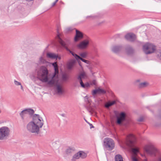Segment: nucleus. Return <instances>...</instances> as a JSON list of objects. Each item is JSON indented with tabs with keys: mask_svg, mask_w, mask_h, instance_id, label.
Here are the masks:
<instances>
[{
	"mask_svg": "<svg viewBox=\"0 0 161 161\" xmlns=\"http://www.w3.org/2000/svg\"><path fill=\"white\" fill-rule=\"evenodd\" d=\"M80 155H79V152L75 154L71 160L72 161H75L77 159L80 158Z\"/></svg>",
	"mask_w": 161,
	"mask_h": 161,
	"instance_id": "obj_25",
	"label": "nucleus"
},
{
	"mask_svg": "<svg viewBox=\"0 0 161 161\" xmlns=\"http://www.w3.org/2000/svg\"><path fill=\"white\" fill-rule=\"evenodd\" d=\"M20 86H21L20 87H21V89L23 90V86L21 85Z\"/></svg>",
	"mask_w": 161,
	"mask_h": 161,
	"instance_id": "obj_46",
	"label": "nucleus"
},
{
	"mask_svg": "<svg viewBox=\"0 0 161 161\" xmlns=\"http://www.w3.org/2000/svg\"><path fill=\"white\" fill-rule=\"evenodd\" d=\"M126 39L130 42L134 41L136 39V36L133 33H128L125 36Z\"/></svg>",
	"mask_w": 161,
	"mask_h": 161,
	"instance_id": "obj_15",
	"label": "nucleus"
},
{
	"mask_svg": "<svg viewBox=\"0 0 161 161\" xmlns=\"http://www.w3.org/2000/svg\"><path fill=\"white\" fill-rule=\"evenodd\" d=\"M160 58L161 59V52L160 55Z\"/></svg>",
	"mask_w": 161,
	"mask_h": 161,
	"instance_id": "obj_50",
	"label": "nucleus"
},
{
	"mask_svg": "<svg viewBox=\"0 0 161 161\" xmlns=\"http://www.w3.org/2000/svg\"><path fill=\"white\" fill-rule=\"evenodd\" d=\"M95 17V16L93 15L88 16L86 17V19H93Z\"/></svg>",
	"mask_w": 161,
	"mask_h": 161,
	"instance_id": "obj_36",
	"label": "nucleus"
},
{
	"mask_svg": "<svg viewBox=\"0 0 161 161\" xmlns=\"http://www.w3.org/2000/svg\"><path fill=\"white\" fill-rule=\"evenodd\" d=\"M90 128H93L94 126H93V125L92 124H90Z\"/></svg>",
	"mask_w": 161,
	"mask_h": 161,
	"instance_id": "obj_44",
	"label": "nucleus"
},
{
	"mask_svg": "<svg viewBox=\"0 0 161 161\" xmlns=\"http://www.w3.org/2000/svg\"><path fill=\"white\" fill-rule=\"evenodd\" d=\"M89 112H91V110H89Z\"/></svg>",
	"mask_w": 161,
	"mask_h": 161,
	"instance_id": "obj_52",
	"label": "nucleus"
},
{
	"mask_svg": "<svg viewBox=\"0 0 161 161\" xmlns=\"http://www.w3.org/2000/svg\"><path fill=\"white\" fill-rule=\"evenodd\" d=\"M40 61L41 62H43V59L42 57H41L40 58Z\"/></svg>",
	"mask_w": 161,
	"mask_h": 161,
	"instance_id": "obj_40",
	"label": "nucleus"
},
{
	"mask_svg": "<svg viewBox=\"0 0 161 161\" xmlns=\"http://www.w3.org/2000/svg\"><path fill=\"white\" fill-rule=\"evenodd\" d=\"M75 151V149L73 147H69L66 151V153L67 155H71Z\"/></svg>",
	"mask_w": 161,
	"mask_h": 161,
	"instance_id": "obj_23",
	"label": "nucleus"
},
{
	"mask_svg": "<svg viewBox=\"0 0 161 161\" xmlns=\"http://www.w3.org/2000/svg\"><path fill=\"white\" fill-rule=\"evenodd\" d=\"M106 93V91L102 89L98 88L97 89L93 90L92 94L94 96L97 94H105Z\"/></svg>",
	"mask_w": 161,
	"mask_h": 161,
	"instance_id": "obj_16",
	"label": "nucleus"
},
{
	"mask_svg": "<svg viewBox=\"0 0 161 161\" xmlns=\"http://www.w3.org/2000/svg\"><path fill=\"white\" fill-rule=\"evenodd\" d=\"M89 43V41L88 39H85L77 45V47L80 49H84L86 48L88 46Z\"/></svg>",
	"mask_w": 161,
	"mask_h": 161,
	"instance_id": "obj_12",
	"label": "nucleus"
},
{
	"mask_svg": "<svg viewBox=\"0 0 161 161\" xmlns=\"http://www.w3.org/2000/svg\"><path fill=\"white\" fill-rule=\"evenodd\" d=\"M26 1H28V2H30L31 1H33V0H26Z\"/></svg>",
	"mask_w": 161,
	"mask_h": 161,
	"instance_id": "obj_48",
	"label": "nucleus"
},
{
	"mask_svg": "<svg viewBox=\"0 0 161 161\" xmlns=\"http://www.w3.org/2000/svg\"><path fill=\"white\" fill-rule=\"evenodd\" d=\"M34 113L33 109L28 108L22 110L20 113L21 118L23 122H26L29 120L30 116L32 115Z\"/></svg>",
	"mask_w": 161,
	"mask_h": 161,
	"instance_id": "obj_5",
	"label": "nucleus"
},
{
	"mask_svg": "<svg viewBox=\"0 0 161 161\" xmlns=\"http://www.w3.org/2000/svg\"><path fill=\"white\" fill-rule=\"evenodd\" d=\"M52 65L54 68V73L53 75L51 80L48 81V84L50 85H53L55 83V81L54 79V78L56 77V75L58 73V65L57 62H54L52 64Z\"/></svg>",
	"mask_w": 161,
	"mask_h": 161,
	"instance_id": "obj_10",
	"label": "nucleus"
},
{
	"mask_svg": "<svg viewBox=\"0 0 161 161\" xmlns=\"http://www.w3.org/2000/svg\"><path fill=\"white\" fill-rule=\"evenodd\" d=\"M44 124V121L42 118L39 114H34L32 120L29 122L26 125V129L28 131L31 133L38 134L40 129L42 128Z\"/></svg>",
	"mask_w": 161,
	"mask_h": 161,
	"instance_id": "obj_1",
	"label": "nucleus"
},
{
	"mask_svg": "<svg viewBox=\"0 0 161 161\" xmlns=\"http://www.w3.org/2000/svg\"><path fill=\"white\" fill-rule=\"evenodd\" d=\"M57 3L55 1L52 4V6H54L55 4H56V3Z\"/></svg>",
	"mask_w": 161,
	"mask_h": 161,
	"instance_id": "obj_42",
	"label": "nucleus"
},
{
	"mask_svg": "<svg viewBox=\"0 0 161 161\" xmlns=\"http://www.w3.org/2000/svg\"><path fill=\"white\" fill-rule=\"evenodd\" d=\"M48 71L46 67L42 66L37 71V75L39 79L43 82H47L48 80Z\"/></svg>",
	"mask_w": 161,
	"mask_h": 161,
	"instance_id": "obj_4",
	"label": "nucleus"
},
{
	"mask_svg": "<svg viewBox=\"0 0 161 161\" xmlns=\"http://www.w3.org/2000/svg\"><path fill=\"white\" fill-rule=\"evenodd\" d=\"M80 55L82 58H86L87 55V53L86 52H83L80 53Z\"/></svg>",
	"mask_w": 161,
	"mask_h": 161,
	"instance_id": "obj_29",
	"label": "nucleus"
},
{
	"mask_svg": "<svg viewBox=\"0 0 161 161\" xmlns=\"http://www.w3.org/2000/svg\"><path fill=\"white\" fill-rule=\"evenodd\" d=\"M68 78V76L65 75H64L62 76V79L64 81L66 80Z\"/></svg>",
	"mask_w": 161,
	"mask_h": 161,
	"instance_id": "obj_33",
	"label": "nucleus"
},
{
	"mask_svg": "<svg viewBox=\"0 0 161 161\" xmlns=\"http://www.w3.org/2000/svg\"><path fill=\"white\" fill-rule=\"evenodd\" d=\"M143 120V118L142 117H140L139 119H138L137 120L139 122H142Z\"/></svg>",
	"mask_w": 161,
	"mask_h": 161,
	"instance_id": "obj_39",
	"label": "nucleus"
},
{
	"mask_svg": "<svg viewBox=\"0 0 161 161\" xmlns=\"http://www.w3.org/2000/svg\"><path fill=\"white\" fill-rule=\"evenodd\" d=\"M47 57L51 59H57L58 55L55 53H47Z\"/></svg>",
	"mask_w": 161,
	"mask_h": 161,
	"instance_id": "obj_21",
	"label": "nucleus"
},
{
	"mask_svg": "<svg viewBox=\"0 0 161 161\" xmlns=\"http://www.w3.org/2000/svg\"><path fill=\"white\" fill-rule=\"evenodd\" d=\"M80 82L81 86L84 88H85V84L83 82L82 80H78Z\"/></svg>",
	"mask_w": 161,
	"mask_h": 161,
	"instance_id": "obj_31",
	"label": "nucleus"
},
{
	"mask_svg": "<svg viewBox=\"0 0 161 161\" xmlns=\"http://www.w3.org/2000/svg\"><path fill=\"white\" fill-rule=\"evenodd\" d=\"M132 161H138V160L135 156H132Z\"/></svg>",
	"mask_w": 161,
	"mask_h": 161,
	"instance_id": "obj_35",
	"label": "nucleus"
},
{
	"mask_svg": "<svg viewBox=\"0 0 161 161\" xmlns=\"http://www.w3.org/2000/svg\"><path fill=\"white\" fill-rule=\"evenodd\" d=\"M75 86H76L75 85H74Z\"/></svg>",
	"mask_w": 161,
	"mask_h": 161,
	"instance_id": "obj_53",
	"label": "nucleus"
},
{
	"mask_svg": "<svg viewBox=\"0 0 161 161\" xmlns=\"http://www.w3.org/2000/svg\"><path fill=\"white\" fill-rule=\"evenodd\" d=\"M10 134V130L7 126H3L0 128V140H6Z\"/></svg>",
	"mask_w": 161,
	"mask_h": 161,
	"instance_id": "obj_6",
	"label": "nucleus"
},
{
	"mask_svg": "<svg viewBox=\"0 0 161 161\" xmlns=\"http://www.w3.org/2000/svg\"><path fill=\"white\" fill-rule=\"evenodd\" d=\"M59 27L58 26L57 28V33L58 34L57 36V38L58 39V40L59 43L61 45L65 48L66 50L69 52L70 53H71L72 55L75 58L76 60H77L78 61L79 64V65L81 66V65L80 64V62L79 61H78V60L80 59V60L81 58H82L80 57L77 54L74 53V52H72L71 51L68 47V45L64 41L60 38V34L59 33Z\"/></svg>",
	"mask_w": 161,
	"mask_h": 161,
	"instance_id": "obj_2",
	"label": "nucleus"
},
{
	"mask_svg": "<svg viewBox=\"0 0 161 161\" xmlns=\"http://www.w3.org/2000/svg\"><path fill=\"white\" fill-rule=\"evenodd\" d=\"M137 85L139 87L142 88L147 86L148 85V83L147 82H143L139 83H137Z\"/></svg>",
	"mask_w": 161,
	"mask_h": 161,
	"instance_id": "obj_22",
	"label": "nucleus"
},
{
	"mask_svg": "<svg viewBox=\"0 0 161 161\" xmlns=\"http://www.w3.org/2000/svg\"><path fill=\"white\" fill-rule=\"evenodd\" d=\"M56 90L57 94H62L64 92V91L63 89L62 86L60 84H56Z\"/></svg>",
	"mask_w": 161,
	"mask_h": 161,
	"instance_id": "obj_18",
	"label": "nucleus"
},
{
	"mask_svg": "<svg viewBox=\"0 0 161 161\" xmlns=\"http://www.w3.org/2000/svg\"><path fill=\"white\" fill-rule=\"evenodd\" d=\"M145 149L147 153L151 156H155L158 151L157 149L152 144L146 146Z\"/></svg>",
	"mask_w": 161,
	"mask_h": 161,
	"instance_id": "obj_8",
	"label": "nucleus"
},
{
	"mask_svg": "<svg viewBox=\"0 0 161 161\" xmlns=\"http://www.w3.org/2000/svg\"><path fill=\"white\" fill-rule=\"evenodd\" d=\"M90 85H96L97 84L96 81V80H93L92 81H90Z\"/></svg>",
	"mask_w": 161,
	"mask_h": 161,
	"instance_id": "obj_34",
	"label": "nucleus"
},
{
	"mask_svg": "<svg viewBox=\"0 0 161 161\" xmlns=\"http://www.w3.org/2000/svg\"><path fill=\"white\" fill-rule=\"evenodd\" d=\"M155 49V46L152 44L147 43L143 46V50L146 54H149L153 53Z\"/></svg>",
	"mask_w": 161,
	"mask_h": 161,
	"instance_id": "obj_9",
	"label": "nucleus"
},
{
	"mask_svg": "<svg viewBox=\"0 0 161 161\" xmlns=\"http://www.w3.org/2000/svg\"><path fill=\"white\" fill-rule=\"evenodd\" d=\"M83 37V33L79 31L76 30V34L74 37V41L77 42Z\"/></svg>",
	"mask_w": 161,
	"mask_h": 161,
	"instance_id": "obj_14",
	"label": "nucleus"
},
{
	"mask_svg": "<svg viewBox=\"0 0 161 161\" xmlns=\"http://www.w3.org/2000/svg\"><path fill=\"white\" fill-rule=\"evenodd\" d=\"M114 161H123L122 156L120 154H117L115 156Z\"/></svg>",
	"mask_w": 161,
	"mask_h": 161,
	"instance_id": "obj_24",
	"label": "nucleus"
},
{
	"mask_svg": "<svg viewBox=\"0 0 161 161\" xmlns=\"http://www.w3.org/2000/svg\"><path fill=\"white\" fill-rule=\"evenodd\" d=\"M122 49V47L119 46H114L112 48V51L115 53H118Z\"/></svg>",
	"mask_w": 161,
	"mask_h": 161,
	"instance_id": "obj_20",
	"label": "nucleus"
},
{
	"mask_svg": "<svg viewBox=\"0 0 161 161\" xmlns=\"http://www.w3.org/2000/svg\"><path fill=\"white\" fill-rule=\"evenodd\" d=\"M126 114L124 112L120 113L119 116L117 117V123L119 125L121 124L122 122L126 119Z\"/></svg>",
	"mask_w": 161,
	"mask_h": 161,
	"instance_id": "obj_13",
	"label": "nucleus"
},
{
	"mask_svg": "<svg viewBox=\"0 0 161 161\" xmlns=\"http://www.w3.org/2000/svg\"><path fill=\"white\" fill-rule=\"evenodd\" d=\"M144 161H148V160H147V159H144Z\"/></svg>",
	"mask_w": 161,
	"mask_h": 161,
	"instance_id": "obj_49",
	"label": "nucleus"
},
{
	"mask_svg": "<svg viewBox=\"0 0 161 161\" xmlns=\"http://www.w3.org/2000/svg\"><path fill=\"white\" fill-rule=\"evenodd\" d=\"M80 60L82 61V62H84V63L89 64L90 63V62L88 60H85V59H84L82 58H81Z\"/></svg>",
	"mask_w": 161,
	"mask_h": 161,
	"instance_id": "obj_32",
	"label": "nucleus"
},
{
	"mask_svg": "<svg viewBox=\"0 0 161 161\" xmlns=\"http://www.w3.org/2000/svg\"><path fill=\"white\" fill-rule=\"evenodd\" d=\"M57 58H58V59L60 60V59H61V57H60V56H58V57L57 58Z\"/></svg>",
	"mask_w": 161,
	"mask_h": 161,
	"instance_id": "obj_45",
	"label": "nucleus"
},
{
	"mask_svg": "<svg viewBox=\"0 0 161 161\" xmlns=\"http://www.w3.org/2000/svg\"><path fill=\"white\" fill-rule=\"evenodd\" d=\"M158 161H161V157L159 158Z\"/></svg>",
	"mask_w": 161,
	"mask_h": 161,
	"instance_id": "obj_47",
	"label": "nucleus"
},
{
	"mask_svg": "<svg viewBox=\"0 0 161 161\" xmlns=\"http://www.w3.org/2000/svg\"><path fill=\"white\" fill-rule=\"evenodd\" d=\"M90 84L86 83L85 84V88L89 87L90 86Z\"/></svg>",
	"mask_w": 161,
	"mask_h": 161,
	"instance_id": "obj_38",
	"label": "nucleus"
},
{
	"mask_svg": "<svg viewBox=\"0 0 161 161\" xmlns=\"http://www.w3.org/2000/svg\"><path fill=\"white\" fill-rule=\"evenodd\" d=\"M80 158H85L87 157V154L83 151H80L79 152Z\"/></svg>",
	"mask_w": 161,
	"mask_h": 161,
	"instance_id": "obj_28",
	"label": "nucleus"
},
{
	"mask_svg": "<svg viewBox=\"0 0 161 161\" xmlns=\"http://www.w3.org/2000/svg\"><path fill=\"white\" fill-rule=\"evenodd\" d=\"M58 0H56L55 1L56 2H57L58 1Z\"/></svg>",
	"mask_w": 161,
	"mask_h": 161,
	"instance_id": "obj_51",
	"label": "nucleus"
},
{
	"mask_svg": "<svg viewBox=\"0 0 161 161\" xmlns=\"http://www.w3.org/2000/svg\"><path fill=\"white\" fill-rule=\"evenodd\" d=\"M86 75V74L84 72H82L80 73L77 77V80H82V78H84Z\"/></svg>",
	"mask_w": 161,
	"mask_h": 161,
	"instance_id": "obj_26",
	"label": "nucleus"
},
{
	"mask_svg": "<svg viewBox=\"0 0 161 161\" xmlns=\"http://www.w3.org/2000/svg\"><path fill=\"white\" fill-rule=\"evenodd\" d=\"M14 83L16 86L21 85V83L20 82L15 80L14 81Z\"/></svg>",
	"mask_w": 161,
	"mask_h": 161,
	"instance_id": "obj_37",
	"label": "nucleus"
},
{
	"mask_svg": "<svg viewBox=\"0 0 161 161\" xmlns=\"http://www.w3.org/2000/svg\"><path fill=\"white\" fill-rule=\"evenodd\" d=\"M115 101H114L112 102H109L105 104V107L107 108H108L109 107L114 104L115 103Z\"/></svg>",
	"mask_w": 161,
	"mask_h": 161,
	"instance_id": "obj_27",
	"label": "nucleus"
},
{
	"mask_svg": "<svg viewBox=\"0 0 161 161\" xmlns=\"http://www.w3.org/2000/svg\"><path fill=\"white\" fill-rule=\"evenodd\" d=\"M88 97H87V96H86L85 97V101H88Z\"/></svg>",
	"mask_w": 161,
	"mask_h": 161,
	"instance_id": "obj_41",
	"label": "nucleus"
},
{
	"mask_svg": "<svg viewBox=\"0 0 161 161\" xmlns=\"http://www.w3.org/2000/svg\"><path fill=\"white\" fill-rule=\"evenodd\" d=\"M135 140V136L133 135L130 134L127 137L125 143L129 147H131L133 146V143Z\"/></svg>",
	"mask_w": 161,
	"mask_h": 161,
	"instance_id": "obj_11",
	"label": "nucleus"
},
{
	"mask_svg": "<svg viewBox=\"0 0 161 161\" xmlns=\"http://www.w3.org/2000/svg\"><path fill=\"white\" fill-rule=\"evenodd\" d=\"M140 80H136V82L137 83H139L140 82Z\"/></svg>",
	"mask_w": 161,
	"mask_h": 161,
	"instance_id": "obj_43",
	"label": "nucleus"
},
{
	"mask_svg": "<svg viewBox=\"0 0 161 161\" xmlns=\"http://www.w3.org/2000/svg\"><path fill=\"white\" fill-rule=\"evenodd\" d=\"M132 151L133 154L135 155H136L137 153L138 152V149L137 148H133L132 149Z\"/></svg>",
	"mask_w": 161,
	"mask_h": 161,
	"instance_id": "obj_30",
	"label": "nucleus"
},
{
	"mask_svg": "<svg viewBox=\"0 0 161 161\" xmlns=\"http://www.w3.org/2000/svg\"><path fill=\"white\" fill-rule=\"evenodd\" d=\"M59 27L58 26L57 28V33L58 34L57 36V38L58 39V40L59 43L61 45L65 48L66 50L69 52L70 53H71L72 55L75 58L76 60H77L78 61L79 64V65L81 66V65L80 64V62L79 61H78V60L80 59V60L81 58H82L80 57L77 54L74 53V52H72L71 51L68 47V45L64 41L60 38V34L59 33Z\"/></svg>",
	"mask_w": 161,
	"mask_h": 161,
	"instance_id": "obj_3",
	"label": "nucleus"
},
{
	"mask_svg": "<svg viewBox=\"0 0 161 161\" xmlns=\"http://www.w3.org/2000/svg\"><path fill=\"white\" fill-rule=\"evenodd\" d=\"M76 62V61L75 59H72L70 60L67 64L68 69H71Z\"/></svg>",
	"mask_w": 161,
	"mask_h": 161,
	"instance_id": "obj_19",
	"label": "nucleus"
},
{
	"mask_svg": "<svg viewBox=\"0 0 161 161\" xmlns=\"http://www.w3.org/2000/svg\"><path fill=\"white\" fill-rule=\"evenodd\" d=\"M125 52L128 55L133 54L134 53V50L130 46L127 45L125 48Z\"/></svg>",
	"mask_w": 161,
	"mask_h": 161,
	"instance_id": "obj_17",
	"label": "nucleus"
},
{
	"mask_svg": "<svg viewBox=\"0 0 161 161\" xmlns=\"http://www.w3.org/2000/svg\"><path fill=\"white\" fill-rule=\"evenodd\" d=\"M104 145L108 150H111L114 147V141L109 138H106L104 140Z\"/></svg>",
	"mask_w": 161,
	"mask_h": 161,
	"instance_id": "obj_7",
	"label": "nucleus"
}]
</instances>
